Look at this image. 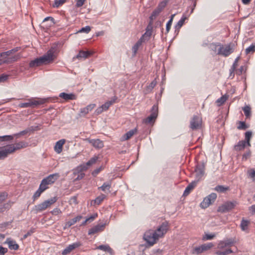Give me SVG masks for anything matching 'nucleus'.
Masks as SVG:
<instances>
[{"label":"nucleus","instance_id":"55","mask_svg":"<svg viewBox=\"0 0 255 255\" xmlns=\"http://www.w3.org/2000/svg\"><path fill=\"white\" fill-rule=\"evenodd\" d=\"M7 194L5 192L0 193V203L4 201L7 198Z\"/></svg>","mask_w":255,"mask_h":255},{"label":"nucleus","instance_id":"36","mask_svg":"<svg viewBox=\"0 0 255 255\" xmlns=\"http://www.w3.org/2000/svg\"><path fill=\"white\" fill-rule=\"evenodd\" d=\"M112 183L111 182H107L104 183V184L98 188V189H101L103 191H106V190L109 191L111 188Z\"/></svg>","mask_w":255,"mask_h":255},{"label":"nucleus","instance_id":"30","mask_svg":"<svg viewBox=\"0 0 255 255\" xmlns=\"http://www.w3.org/2000/svg\"><path fill=\"white\" fill-rule=\"evenodd\" d=\"M105 198L106 195L102 194L100 196H98L95 200H92L91 204L93 206H95L96 205H99L102 202Z\"/></svg>","mask_w":255,"mask_h":255},{"label":"nucleus","instance_id":"26","mask_svg":"<svg viewBox=\"0 0 255 255\" xmlns=\"http://www.w3.org/2000/svg\"><path fill=\"white\" fill-rule=\"evenodd\" d=\"M137 132V129L136 128L131 129L129 131L126 132L125 134H124L122 136L123 140H127L131 138L133 134H134Z\"/></svg>","mask_w":255,"mask_h":255},{"label":"nucleus","instance_id":"58","mask_svg":"<svg viewBox=\"0 0 255 255\" xmlns=\"http://www.w3.org/2000/svg\"><path fill=\"white\" fill-rule=\"evenodd\" d=\"M111 106V104L110 103H109L108 101L106 102L104 104L102 105L101 107L104 111H107Z\"/></svg>","mask_w":255,"mask_h":255},{"label":"nucleus","instance_id":"5","mask_svg":"<svg viewBox=\"0 0 255 255\" xmlns=\"http://www.w3.org/2000/svg\"><path fill=\"white\" fill-rule=\"evenodd\" d=\"M143 239L149 246H151L155 244L159 238L154 231L150 230L144 233Z\"/></svg>","mask_w":255,"mask_h":255},{"label":"nucleus","instance_id":"43","mask_svg":"<svg viewBox=\"0 0 255 255\" xmlns=\"http://www.w3.org/2000/svg\"><path fill=\"white\" fill-rule=\"evenodd\" d=\"M221 45H222V44L220 43H212L210 44V48L212 51L216 52L218 50V49H217V48L218 47H220Z\"/></svg>","mask_w":255,"mask_h":255},{"label":"nucleus","instance_id":"49","mask_svg":"<svg viewBox=\"0 0 255 255\" xmlns=\"http://www.w3.org/2000/svg\"><path fill=\"white\" fill-rule=\"evenodd\" d=\"M239 125L238 126V129H246L248 128V126L246 125L245 122H239Z\"/></svg>","mask_w":255,"mask_h":255},{"label":"nucleus","instance_id":"14","mask_svg":"<svg viewBox=\"0 0 255 255\" xmlns=\"http://www.w3.org/2000/svg\"><path fill=\"white\" fill-rule=\"evenodd\" d=\"M202 119L198 116L194 115L190 121V128L192 130H196L201 127Z\"/></svg>","mask_w":255,"mask_h":255},{"label":"nucleus","instance_id":"3","mask_svg":"<svg viewBox=\"0 0 255 255\" xmlns=\"http://www.w3.org/2000/svg\"><path fill=\"white\" fill-rule=\"evenodd\" d=\"M57 197L55 196L50 199L45 200L42 203L35 205L34 210L36 213L41 212L55 203L57 201Z\"/></svg>","mask_w":255,"mask_h":255},{"label":"nucleus","instance_id":"12","mask_svg":"<svg viewBox=\"0 0 255 255\" xmlns=\"http://www.w3.org/2000/svg\"><path fill=\"white\" fill-rule=\"evenodd\" d=\"M45 100H41L39 101L33 100L28 99L27 102L21 103L19 104L18 107L21 108H26L28 107H34L38 105L43 104L45 102Z\"/></svg>","mask_w":255,"mask_h":255},{"label":"nucleus","instance_id":"64","mask_svg":"<svg viewBox=\"0 0 255 255\" xmlns=\"http://www.w3.org/2000/svg\"><path fill=\"white\" fill-rule=\"evenodd\" d=\"M19 48H20L19 47H16L15 48H14L13 49L8 50V52H10L9 54L11 56H14V55H13V54L14 53H15V52H16L17 51H18L19 50Z\"/></svg>","mask_w":255,"mask_h":255},{"label":"nucleus","instance_id":"35","mask_svg":"<svg viewBox=\"0 0 255 255\" xmlns=\"http://www.w3.org/2000/svg\"><path fill=\"white\" fill-rule=\"evenodd\" d=\"M187 18L186 16L183 15L182 18L178 21L177 23L175 26V31L178 30L180 29V28L183 25L185 19Z\"/></svg>","mask_w":255,"mask_h":255},{"label":"nucleus","instance_id":"2","mask_svg":"<svg viewBox=\"0 0 255 255\" xmlns=\"http://www.w3.org/2000/svg\"><path fill=\"white\" fill-rule=\"evenodd\" d=\"M8 51L0 53V62L3 64H10L17 61L20 59V56L18 54L11 56Z\"/></svg>","mask_w":255,"mask_h":255},{"label":"nucleus","instance_id":"9","mask_svg":"<svg viewBox=\"0 0 255 255\" xmlns=\"http://www.w3.org/2000/svg\"><path fill=\"white\" fill-rule=\"evenodd\" d=\"M216 198L217 194L215 193H212L204 198L203 201L200 203V207L202 209L207 208L214 202Z\"/></svg>","mask_w":255,"mask_h":255},{"label":"nucleus","instance_id":"46","mask_svg":"<svg viewBox=\"0 0 255 255\" xmlns=\"http://www.w3.org/2000/svg\"><path fill=\"white\" fill-rule=\"evenodd\" d=\"M255 52V45L254 44H252L251 46H250L249 47H248L246 49V54H249L251 53H253Z\"/></svg>","mask_w":255,"mask_h":255},{"label":"nucleus","instance_id":"63","mask_svg":"<svg viewBox=\"0 0 255 255\" xmlns=\"http://www.w3.org/2000/svg\"><path fill=\"white\" fill-rule=\"evenodd\" d=\"M8 251L7 248H4L2 246H0V255H4Z\"/></svg>","mask_w":255,"mask_h":255},{"label":"nucleus","instance_id":"51","mask_svg":"<svg viewBox=\"0 0 255 255\" xmlns=\"http://www.w3.org/2000/svg\"><path fill=\"white\" fill-rule=\"evenodd\" d=\"M215 237V234H206L203 237V240L206 241V240H210L213 239Z\"/></svg>","mask_w":255,"mask_h":255},{"label":"nucleus","instance_id":"39","mask_svg":"<svg viewBox=\"0 0 255 255\" xmlns=\"http://www.w3.org/2000/svg\"><path fill=\"white\" fill-rule=\"evenodd\" d=\"M161 11L160 10V9H158L157 8L156 9H155L153 11L151 15L149 17L150 20H151V21H153V20L154 19L156 18V17L159 15V14L160 13V12Z\"/></svg>","mask_w":255,"mask_h":255},{"label":"nucleus","instance_id":"20","mask_svg":"<svg viewBox=\"0 0 255 255\" xmlns=\"http://www.w3.org/2000/svg\"><path fill=\"white\" fill-rule=\"evenodd\" d=\"M92 54V53L89 51H83L80 50L79 52V53L74 57H73V59L77 58L78 59H85L88 58Z\"/></svg>","mask_w":255,"mask_h":255},{"label":"nucleus","instance_id":"27","mask_svg":"<svg viewBox=\"0 0 255 255\" xmlns=\"http://www.w3.org/2000/svg\"><path fill=\"white\" fill-rule=\"evenodd\" d=\"M20 136L21 135L19 134L18 132L13 135H8L0 136V139L1 141L12 140L13 139L14 137H15L16 138H19Z\"/></svg>","mask_w":255,"mask_h":255},{"label":"nucleus","instance_id":"40","mask_svg":"<svg viewBox=\"0 0 255 255\" xmlns=\"http://www.w3.org/2000/svg\"><path fill=\"white\" fill-rule=\"evenodd\" d=\"M243 110L247 118H249L251 115V109L249 106H246L243 108Z\"/></svg>","mask_w":255,"mask_h":255},{"label":"nucleus","instance_id":"50","mask_svg":"<svg viewBox=\"0 0 255 255\" xmlns=\"http://www.w3.org/2000/svg\"><path fill=\"white\" fill-rule=\"evenodd\" d=\"M156 85V81L155 80L152 81L149 86L147 87V91L148 92H150L152 91V90L154 88V87Z\"/></svg>","mask_w":255,"mask_h":255},{"label":"nucleus","instance_id":"42","mask_svg":"<svg viewBox=\"0 0 255 255\" xmlns=\"http://www.w3.org/2000/svg\"><path fill=\"white\" fill-rule=\"evenodd\" d=\"M98 160V157L95 156L91 158L84 165H86V167L88 168V166H90L93 164L95 163L97 160Z\"/></svg>","mask_w":255,"mask_h":255},{"label":"nucleus","instance_id":"17","mask_svg":"<svg viewBox=\"0 0 255 255\" xmlns=\"http://www.w3.org/2000/svg\"><path fill=\"white\" fill-rule=\"evenodd\" d=\"M81 246V244L80 242H76L74 243L71 245H69L68 247H67L62 253L63 255H66L69 254L73 250Z\"/></svg>","mask_w":255,"mask_h":255},{"label":"nucleus","instance_id":"38","mask_svg":"<svg viewBox=\"0 0 255 255\" xmlns=\"http://www.w3.org/2000/svg\"><path fill=\"white\" fill-rule=\"evenodd\" d=\"M252 132L250 131H248L245 132V141H246L248 146H250V139L252 137Z\"/></svg>","mask_w":255,"mask_h":255},{"label":"nucleus","instance_id":"44","mask_svg":"<svg viewBox=\"0 0 255 255\" xmlns=\"http://www.w3.org/2000/svg\"><path fill=\"white\" fill-rule=\"evenodd\" d=\"M232 253H233V251L231 249H227L224 251L218 250L216 251V254L217 255H228Z\"/></svg>","mask_w":255,"mask_h":255},{"label":"nucleus","instance_id":"15","mask_svg":"<svg viewBox=\"0 0 255 255\" xmlns=\"http://www.w3.org/2000/svg\"><path fill=\"white\" fill-rule=\"evenodd\" d=\"M28 143L25 141H19L18 142L15 143L13 144L8 145V147L10 149V150L12 153L14 152L16 150H19L21 148H24L28 146Z\"/></svg>","mask_w":255,"mask_h":255},{"label":"nucleus","instance_id":"33","mask_svg":"<svg viewBox=\"0 0 255 255\" xmlns=\"http://www.w3.org/2000/svg\"><path fill=\"white\" fill-rule=\"evenodd\" d=\"M250 221L249 220H245L244 218H243L240 224L241 230L243 231L248 232V227Z\"/></svg>","mask_w":255,"mask_h":255},{"label":"nucleus","instance_id":"56","mask_svg":"<svg viewBox=\"0 0 255 255\" xmlns=\"http://www.w3.org/2000/svg\"><path fill=\"white\" fill-rule=\"evenodd\" d=\"M35 232V228H31L29 231H28L26 234H25L23 236V239L27 238L28 236H31L33 233Z\"/></svg>","mask_w":255,"mask_h":255},{"label":"nucleus","instance_id":"10","mask_svg":"<svg viewBox=\"0 0 255 255\" xmlns=\"http://www.w3.org/2000/svg\"><path fill=\"white\" fill-rule=\"evenodd\" d=\"M169 229V223L167 221L163 222L160 226H159L154 232L156 234V236L159 238H161L164 237Z\"/></svg>","mask_w":255,"mask_h":255},{"label":"nucleus","instance_id":"59","mask_svg":"<svg viewBox=\"0 0 255 255\" xmlns=\"http://www.w3.org/2000/svg\"><path fill=\"white\" fill-rule=\"evenodd\" d=\"M172 23V18H170V19L167 22V23L166 24V30L167 33H168L169 31Z\"/></svg>","mask_w":255,"mask_h":255},{"label":"nucleus","instance_id":"13","mask_svg":"<svg viewBox=\"0 0 255 255\" xmlns=\"http://www.w3.org/2000/svg\"><path fill=\"white\" fill-rule=\"evenodd\" d=\"M88 167H86V165H84V164H81L74 169L73 170V174L75 175H77V177L74 180L78 181L83 179L85 175V173H83V171H86Z\"/></svg>","mask_w":255,"mask_h":255},{"label":"nucleus","instance_id":"24","mask_svg":"<svg viewBox=\"0 0 255 255\" xmlns=\"http://www.w3.org/2000/svg\"><path fill=\"white\" fill-rule=\"evenodd\" d=\"M197 183V181L195 180L191 182L185 188L183 193V196H187L190 193V192L196 186Z\"/></svg>","mask_w":255,"mask_h":255},{"label":"nucleus","instance_id":"61","mask_svg":"<svg viewBox=\"0 0 255 255\" xmlns=\"http://www.w3.org/2000/svg\"><path fill=\"white\" fill-rule=\"evenodd\" d=\"M227 247L228 246L225 244L224 241H221L218 245V248L219 249H223Z\"/></svg>","mask_w":255,"mask_h":255},{"label":"nucleus","instance_id":"19","mask_svg":"<svg viewBox=\"0 0 255 255\" xmlns=\"http://www.w3.org/2000/svg\"><path fill=\"white\" fill-rule=\"evenodd\" d=\"M8 145L4 146L0 148V160L3 159L6 157L8 154L11 153L9 151Z\"/></svg>","mask_w":255,"mask_h":255},{"label":"nucleus","instance_id":"28","mask_svg":"<svg viewBox=\"0 0 255 255\" xmlns=\"http://www.w3.org/2000/svg\"><path fill=\"white\" fill-rule=\"evenodd\" d=\"M143 42V37H140V39L133 46V47L132 48V51L133 56H135L136 55L139 47L141 45Z\"/></svg>","mask_w":255,"mask_h":255},{"label":"nucleus","instance_id":"57","mask_svg":"<svg viewBox=\"0 0 255 255\" xmlns=\"http://www.w3.org/2000/svg\"><path fill=\"white\" fill-rule=\"evenodd\" d=\"M38 128V126H31L26 128L28 133H30L31 132L37 130Z\"/></svg>","mask_w":255,"mask_h":255},{"label":"nucleus","instance_id":"62","mask_svg":"<svg viewBox=\"0 0 255 255\" xmlns=\"http://www.w3.org/2000/svg\"><path fill=\"white\" fill-rule=\"evenodd\" d=\"M249 176L251 178L255 177V170L254 169H252L248 171Z\"/></svg>","mask_w":255,"mask_h":255},{"label":"nucleus","instance_id":"47","mask_svg":"<svg viewBox=\"0 0 255 255\" xmlns=\"http://www.w3.org/2000/svg\"><path fill=\"white\" fill-rule=\"evenodd\" d=\"M227 99V97L226 96H223L217 100L216 103L218 106H221L226 101Z\"/></svg>","mask_w":255,"mask_h":255},{"label":"nucleus","instance_id":"31","mask_svg":"<svg viewBox=\"0 0 255 255\" xmlns=\"http://www.w3.org/2000/svg\"><path fill=\"white\" fill-rule=\"evenodd\" d=\"M82 218H83V217L82 216L79 215V216H77L76 217L72 219V220L68 221L66 223V225H65L66 227L64 228V229H65L66 227H70L71 226L73 225L76 223H77V222L81 220V219H82Z\"/></svg>","mask_w":255,"mask_h":255},{"label":"nucleus","instance_id":"60","mask_svg":"<svg viewBox=\"0 0 255 255\" xmlns=\"http://www.w3.org/2000/svg\"><path fill=\"white\" fill-rule=\"evenodd\" d=\"M240 57H238L236 58L232 66V71L236 70V68L238 66V62L239 60Z\"/></svg>","mask_w":255,"mask_h":255},{"label":"nucleus","instance_id":"37","mask_svg":"<svg viewBox=\"0 0 255 255\" xmlns=\"http://www.w3.org/2000/svg\"><path fill=\"white\" fill-rule=\"evenodd\" d=\"M45 191L44 188L43 189L40 185L38 190L34 193L33 196V199L35 200L38 198L41 195V194Z\"/></svg>","mask_w":255,"mask_h":255},{"label":"nucleus","instance_id":"48","mask_svg":"<svg viewBox=\"0 0 255 255\" xmlns=\"http://www.w3.org/2000/svg\"><path fill=\"white\" fill-rule=\"evenodd\" d=\"M224 241L225 243V244L228 247L231 246L232 245H233L234 243H236L235 239H233V238L227 239Z\"/></svg>","mask_w":255,"mask_h":255},{"label":"nucleus","instance_id":"34","mask_svg":"<svg viewBox=\"0 0 255 255\" xmlns=\"http://www.w3.org/2000/svg\"><path fill=\"white\" fill-rule=\"evenodd\" d=\"M97 249L105 251L108 252L111 255H113V250L110 248V247L108 245H102L98 246L97 248Z\"/></svg>","mask_w":255,"mask_h":255},{"label":"nucleus","instance_id":"53","mask_svg":"<svg viewBox=\"0 0 255 255\" xmlns=\"http://www.w3.org/2000/svg\"><path fill=\"white\" fill-rule=\"evenodd\" d=\"M167 2L165 1H162L161 2H160L156 7L158 9H160V10L162 11L163 9L165 7L166 5Z\"/></svg>","mask_w":255,"mask_h":255},{"label":"nucleus","instance_id":"1","mask_svg":"<svg viewBox=\"0 0 255 255\" xmlns=\"http://www.w3.org/2000/svg\"><path fill=\"white\" fill-rule=\"evenodd\" d=\"M53 56V52L51 50H49L43 56L31 61L29 64V67L31 68L36 67L43 64L49 63L54 60Z\"/></svg>","mask_w":255,"mask_h":255},{"label":"nucleus","instance_id":"23","mask_svg":"<svg viewBox=\"0 0 255 255\" xmlns=\"http://www.w3.org/2000/svg\"><path fill=\"white\" fill-rule=\"evenodd\" d=\"M4 243L8 245L10 250H17L19 248V246L16 243V242L10 238H7Z\"/></svg>","mask_w":255,"mask_h":255},{"label":"nucleus","instance_id":"21","mask_svg":"<svg viewBox=\"0 0 255 255\" xmlns=\"http://www.w3.org/2000/svg\"><path fill=\"white\" fill-rule=\"evenodd\" d=\"M96 107V104H90L86 107L81 109L80 112V116H85L91 111Z\"/></svg>","mask_w":255,"mask_h":255},{"label":"nucleus","instance_id":"25","mask_svg":"<svg viewBox=\"0 0 255 255\" xmlns=\"http://www.w3.org/2000/svg\"><path fill=\"white\" fill-rule=\"evenodd\" d=\"M65 139H60L56 142L55 145L54 146V149L57 153H60L62 152V146L65 143Z\"/></svg>","mask_w":255,"mask_h":255},{"label":"nucleus","instance_id":"16","mask_svg":"<svg viewBox=\"0 0 255 255\" xmlns=\"http://www.w3.org/2000/svg\"><path fill=\"white\" fill-rule=\"evenodd\" d=\"M213 247V244L212 243H209L208 244H204L201 246L197 247L194 248V253L197 254H199L203 253L204 251H207Z\"/></svg>","mask_w":255,"mask_h":255},{"label":"nucleus","instance_id":"29","mask_svg":"<svg viewBox=\"0 0 255 255\" xmlns=\"http://www.w3.org/2000/svg\"><path fill=\"white\" fill-rule=\"evenodd\" d=\"M59 97L66 101L70 100H75L76 96L73 94H67L65 93H61L59 94Z\"/></svg>","mask_w":255,"mask_h":255},{"label":"nucleus","instance_id":"54","mask_svg":"<svg viewBox=\"0 0 255 255\" xmlns=\"http://www.w3.org/2000/svg\"><path fill=\"white\" fill-rule=\"evenodd\" d=\"M50 213L53 215L57 216L62 213V212L59 208H55L52 211H51Z\"/></svg>","mask_w":255,"mask_h":255},{"label":"nucleus","instance_id":"22","mask_svg":"<svg viewBox=\"0 0 255 255\" xmlns=\"http://www.w3.org/2000/svg\"><path fill=\"white\" fill-rule=\"evenodd\" d=\"M105 228V225H97L89 229L88 231L89 235H93L98 232L102 231Z\"/></svg>","mask_w":255,"mask_h":255},{"label":"nucleus","instance_id":"11","mask_svg":"<svg viewBox=\"0 0 255 255\" xmlns=\"http://www.w3.org/2000/svg\"><path fill=\"white\" fill-rule=\"evenodd\" d=\"M233 52L234 49L231 44L226 45L225 47L222 44V45L220 46V47L218 48L217 54L227 57Z\"/></svg>","mask_w":255,"mask_h":255},{"label":"nucleus","instance_id":"7","mask_svg":"<svg viewBox=\"0 0 255 255\" xmlns=\"http://www.w3.org/2000/svg\"><path fill=\"white\" fill-rule=\"evenodd\" d=\"M158 115V107L154 105L151 109V114L143 120V122L146 124L153 125L155 122Z\"/></svg>","mask_w":255,"mask_h":255},{"label":"nucleus","instance_id":"52","mask_svg":"<svg viewBox=\"0 0 255 255\" xmlns=\"http://www.w3.org/2000/svg\"><path fill=\"white\" fill-rule=\"evenodd\" d=\"M91 28L90 26H86L85 27H82L80 30H79V32H85L86 33H88Z\"/></svg>","mask_w":255,"mask_h":255},{"label":"nucleus","instance_id":"8","mask_svg":"<svg viewBox=\"0 0 255 255\" xmlns=\"http://www.w3.org/2000/svg\"><path fill=\"white\" fill-rule=\"evenodd\" d=\"M205 172V163L203 162H198L195 169V181L198 182L202 178Z\"/></svg>","mask_w":255,"mask_h":255},{"label":"nucleus","instance_id":"6","mask_svg":"<svg viewBox=\"0 0 255 255\" xmlns=\"http://www.w3.org/2000/svg\"><path fill=\"white\" fill-rule=\"evenodd\" d=\"M239 204L238 202L235 200L232 201H227L225 202L218 208V212L221 213H226L231 211Z\"/></svg>","mask_w":255,"mask_h":255},{"label":"nucleus","instance_id":"18","mask_svg":"<svg viewBox=\"0 0 255 255\" xmlns=\"http://www.w3.org/2000/svg\"><path fill=\"white\" fill-rule=\"evenodd\" d=\"M85 140L91 143L95 148H101L104 146L103 141L99 139H91L89 138H86Z\"/></svg>","mask_w":255,"mask_h":255},{"label":"nucleus","instance_id":"32","mask_svg":"<svg viewBox=\"0 0 255 255\" xmlns=\"http://www.w3.org/2000/svg\"><path fill=\"white\" fill-rule=\"evenodd\" d=\"M246 145L247 144L245 140H241L234 146V149L236 151H241L245 148Z\"/></svg>","mask_w":255,"mask_h":255},{"label":"nucleus","instance_id":"4","mask_svg":"<svg viewBox=\"0 0 255 255\" xmlns=\"http://www.w3.org/2000/svg\"><path fill=\"white\" fill-rule=\"evenodd\" d=\"M59 177V173L50 174L42 180L40 186L46 190L49 188L48 185L53 184Z\"/></svg>","mask_w":255,"mask_h":255},{"label":"nucleus","instance_id":"41","mask_svg":"<svg viewBox=\"0 0 255 255\" xmlns=\"http://www.w3.org/2000/svg\"><path fill=\"white\" fill-rule=\"evenodd\" d=\"M66 1V0H55L52 6L53 7L58 8L60 6L63 5Z\"/></svg>","mask_w":255,"mask_h":255},{"label":"nucleus","instance_id":"45","mask_svg":"<svg viewBox=\"0 0 255 255\" xmlns=\"http://www.w3.org/2000/svg\"><path fill=\"white\" fill-rule=\"evenodd\" d=\"M228 189V187H225L222 185H218L215 188V190L220 193H223L226 191Z\"/></svg>","mask_w":255,"mask_h":255}]
</instances>
